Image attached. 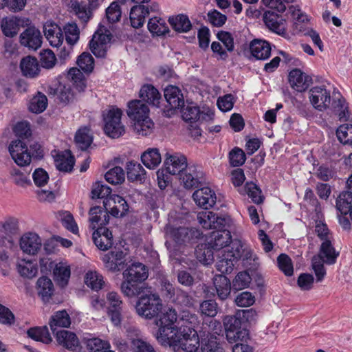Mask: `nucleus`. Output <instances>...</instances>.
Instances as JSON below:
<instances>
[{
  "mask_svg": "<svg viewBox=\"0 0 352 352\" xmlns=\"http://www.w3.org/2000/svg\"><path fill=\"white\" fill-rule=\"evenodd\" d=\"M149 109L141 100H135L128 103L127 115L133 120V130L138 135H150L154 123L148 116Z\"/></svg>",
  "mask_w": 352,
  "mask_h": 352,
  "instance_id": "obj_1",
  "label": "nucleus"
},
{
  "mask_svg": "<svg viewBox=\"0 0 352 352\" xmlns=\"http://www.w3.org/2000/svg\"><path fill=\"white\" fill-rule=\"evenodd\" d=\"M177 318L176 310L168 307L165 309L159 318L156 320L155 324L159 327V329L155 337L162 344L166 345V343H168V340L173 339V336L179 331L175 326Z\"/></svg>",
  "mask_w": 352,
  "mask_h": 352,
  "instance_id": "obj_2",
  "label": "nucleus"
},
{
  "mask_svg": "<svg viewBox=\"0 0 352 352\" xmlns=\"http://www.w3.org/2000/svg\"><path fill=\"white\" fill-rule=\"evenodd\" d=\"M122 116V110L114 106L103 111L104 131L107 135L118 138L125 133V127L121 122Z\"/></svg>",
  "mask_w": 352,
  "mask_h": 352,
  "instance_id": "obj_3",
  "label": "nucleus"
},
{
  "mask_svg": "<svg viewBox=\"0 0 352 352\" xmlns=\"http://www.w3.org/2000/svg\"><path fill=\"white\" fill-rule=\"evenodd\" d=\"M162 309V303L159 295L152 293L142 295L139 298L135 305L137 314L148 320L158 316Z\"/></svg>",
  "mask_w": 352,
  "mask_h": 352,
  "instance_id": "obj_4",
  "label": "nucleus"
},
{
  "mask_svg": "<svg viewBox=\"0 0 352 352\" xmlns=\"http://www.w3.org/2000/svg\"><path fill=\"white\" fill-rule=\"evenodd\" d=\"M242 243L240 241H234L232 244L231 250H223L218 253V261L216 264L217 270L223 274L231 273L238 259L241 258Z\"/></svg>",
  "mask_w": 352,
  "mask_h": 352,
  "instance_id": "obj_5",
  "label": "nucleus"
},
{
  "mask_svg": "<svg viewBox=\"0 0 352 352\" xmlns=\"http://www.w3.org/2000/svg\"><path fill=\"white\" fill-rule=\"evenodd\" d=\"M168 345L179 346L182 350L186 352H195L199 346V339L197 331L192 327H188L179 331L169 339Z\"/></svg>",
  "mask_w": 352,
  "mask_h": 352,
  "instance_id": "obj_6",
  "label": "nucleus"
},
{
  "mask_svg": "<svg viewBox=\"0 0 352 352\" xmlns=\"http://www.w3.org/2000/svg\"><path fill=\"white\" fill-rule=\"evenodd\" d=\"M165 230L166 236L179 245H186L201 236L200 231L194 228L167 226Z\"/></svg>",
  "mask_w": 352,
  "mask_h": 352,
  "instance_id": "obj_7",
  "label": "nucleus"
},
{
  "mask_svg": "<svg viewBox=\"0 0 352 352\" xmlns=\"http://www.w3.org/2000/svg\"><path fill=\"white\" fill-rule=\"evenodd\" d=\"M309 98L312 106L320 111L329 108L331 103L330 91L324 86H316L309 91Z\"/></svg>",
  "mask_w": 352,
  "mask_h": 352,
  "instance_id": "obj_8",
  "label": "nucleus"
},
{
  "mask_svg": "<svg viewBox=\"0 0 352 352\" xmlns=\"http://www.w3.org/2000/svg\"><path fill=\"white\" fill-rule=\"evenodd\" d=\"M8 150L14 162L19 166H25L30 164L32 156L25 143L20 140L12 141Z\"/></svg>",
  "mask_w": 352,
  "mask_h": 352,
  "instance_id": "obj_9",
  "label": "nucleus"
},
{
  "mask_svg": "<svg viewBox=\"0 0 352 352\" xmlns=\"http://www.w3.org/2000/svg\"><path fill=\"white\" fill-rule=\"evenodd\" d=\"M110 41L111 34L108 31L103 32L100 29L94 33L89 42L90 50L96 56L103 58L107 54Z\"/></svg>",
  "mask_w": 352,
  "mask_h": 352,
  "instance_id": "obj_10",
  "label": "nucleus"
},
{
  "mask_svg": "<svg viewBox=\"0 0 352 352\" xmlns=\"http://www.w3.org/2000/svg\"><path fill=\"white\" fill-rule=\"evenodd\" d=\"M104 206L107 212L115 217H121L129 210L126 201L118 195H110L104 201Z\"/></svg>",
  "mask_w": 352,
  "mask_h": 352,
  "instance_id": "obj_11",
  "label": "nucleus"
},
{
  "mask_svg": "<svg viewBox=\"0 0 352 352\" xmlns=\"http://www.w3.org/2000/svg\"><path fill=\"white\" fill-rule=\"evenodd\" d=\"M158 10L159 6L156 3H152L150 8L144 5H136L133 6L130 12L131 25L134 28L142 27L144 23L145 17L149 14L150 11L155 12Z\"/></svg>",
  "mask_w": 352,
  "mask_h": 352,
  "instance_id": "obj_12",
  "label": "nucleus"
},
{
  "mask_svg": "<svg viewBox=\"0 0 352 352\" xmlns=\"http://www.w3.org/2000/svg\"><path fill=\"white\" fill-rule=\"evenodd\" d=\"M202 179L203 172L195 166H187L179 174V179L186 189L197 187Z\"/></svg>",
  "mask_w": 352,
  "mask_h": 352,
  "instance_id": "obj_13",
  "label": "nucleus"
},
{
  "mask_svg": "<svg viewBox=\"0 0 352 352\" xmlns=\"http://www.w3.org/2000/svg\"><path fill=\"white\" fill-rule=\"evenodd\" d=\"M55 334L59 345L74 352H81L82 350V346H80V342L74 332L60 330L57 331Z\"/></svg>",
  "mask_w": 352,
  "mask_h": 352,
  "instance_id": "obj_14",
  "label": "nucleus"
},
{
  "mask_svg": "<svg viewBox=\"0 0 352 352\" xmlns=\"http://www.w3.org/2000/svg\"><path fill=\"white\" fill-rule=\"evenodd\" d=\"M232 236L229 230H221L213 232L208 245L217 252L219 253L223 250H231Z\"/></svg>",
  "mask_w": 352,
  "mask_h": 352,
  "instance_id": "obj_15",
  "label": "nucleus"
},
{
  "mask_svg": "<svg viewBox=\"0 0 352 352\" xmlns=\"http://www.w3.org/2000/svg\"><path fill=\"white\" fill-rule=\"evenodd\" d=\"M53 269V278L56 284L64 287L67 285L71 276V267L66 261H61L58 263H50Z\"/></svg>",
  "mask_w": 352,
  "mask_h": 352,
  "instance_id": "obj_16",
  "label": "nucleus"
},
{
  "mask_svg": "<svg viewBox=\"0 0 352 352\" xmlns=\"http://www.w3.org/2000/svg\"><path fill=\"white\" fill-rule=\"evenodd\" d=\"M289 83L292 89L302 92L308 89L311 83V78L299 69H294L288 76Z\"/></svg>",
  "mask_w": 352,
  "mask_h": 352,
  "instance_id": "obj_17",
  "label": "nucleus"
},
{
  "mask_svg": "<svg viewBox=\"0 0 352 352\" xmlns=\"http://www.w3.org/2000/svg\"><path fill=\"white\" fill-rule=\"evenodd\" d=\"M41 239L36 233L28 232L21 237L20 247L26 254L34 255L41 250Z\"/></svg>",
  "mask_w": 352,
  "mask_h": 352,
  "instance_id": "obj_18",
  "label": "nucleus"
},
{
  "mask_svg": "<svg viewBox=\"0 0 352 352\" xmlns=\"http://www.w3.org/2000/svg\"><path fill=\"white\" fill-rule=\"evenodd\" d=\"M164 165L171 175L180 174L188 166L186 157L181 153H167Z\"/></svg>",
  "mask_w": 352,
  "mask_h": 352,
  "instance_id": "obj_19",
  "label": "nucleus"
},
{
  "mask_svg": "<svg viewBox=\"0 0 352 352\" xmlns=\"http://www.w3.org/2000/svg\"><path fill=\"white\" fill-rule=\"evenodd\" d=\"M22 45L36 50L42 44V36L40 31L34 27H29L20 35Z\"/></svg>",
  "mask_w": 352,
  "mask_h": 352,
  "instance_id": "obj_20",
  "label": "nucleus"
},
{
  "mask_svg": "<svg viewBox=\"0 0 352 352\" xmlns=\"http://www.w3.org/2000/svg\"><path fill=\"white\" fill-rule=\"evenodd\" d=\"M192 198L199 206L206 210L212 208L217 200L215 192L208 187H204L195 190Z\"/></svg>",
  "mask_w": 352,
  "mask_h": 352,
  "instance_id": "obj_21",
  "label": "nucleus"
},
{
  "mask_svg": "<svg viewBox=\"0 0 352 352\" xmlns=\"http://www.w3.org/2000/svg\"><path fill=\"white\" fill-rule=\"evenodd\" d=\"M126 254L122 251H111L102 257L105 267L111 272H118L126 265Z\"/></svg>",
  "mask_w": 352,
  "mask_h": 352,
  "instance_id": "obj_22",
  "label": "nucleus"
},
{
  "mask_svg": "<svg viewBox=\"0 0 352 352\" xmlns=\"http://www.w3.org/2000/svg\"><path fill=\"white\" fill-rule=\"evenodd\" d=\"M263 21L266 26L275 33L279 35L286 33V21L278 14L267 11L263 15Z\"/></svg>",
  "mask_w": 352,
  "mask_h": 352,
  "instance_id": "obj_23",
  "label": "nucleus"
},
{
  "mask_svg": "<svg viewBox=\"0 0 352 352\" xmlns=\"http://www.w3.org/2000/svg\"><path fill=\"white\" fill-rule=\"evenodd\" d=\"M80 346H82L81 352H101L111 348L109 342L91 335L85 336L82 338Z\"/></svg>",
  "mask_w": 352,
  "mask_h": 352,
  "instance_id": "obj_24",
  "label": "nucleus"
},
{
  "mask_svg": "<svg viewBox=\"0 0 352 352\" xmlns=\"http://www.w3.org/2000/svg\"><path fill=\"white\" fill-rule=\"evenodd\" d=\"M43 32L52 47H58L62 45L64 39L63 32L57 24L47 21L43 26Z\"/></svg>",
  "mask_w": 352,
  "mask_h": 352,
  "instance_id": "obj_25",
  "label": "nucleus"
},
{
  "mask_svg": "<svg viewBox=\"0 0 352 352\" xmlns=\"http://www.w3.org/2000/svg\"><path fill=\"white\" fill-rule=\"evenodd\" d=\"M250 51L257 60H267L271 54L270 43L265 40L254 39L250 44Z\"/></svg>",
  "mask_w": 352,
  "mask_h": 352,
  "instance_id": "obj_26",
  "label": "nucleus"
},
{
  "mask_svg": "<svg viewBox=\"0 0 352 352\" xmlns=\"http://www.w3.org/2000/svg\"><path fill=\"white\" fill-rule=\"evenodd\" d=\"M93 240L98 249L105 251L113 245L111 232L105 227H98L93 232Z\"/></svg>",
  "mask_w": 352,
  "mask_h": 352,
  "instance_id": "obj_27",
  "label": "nucleus"
},
{
  "mask_svg": "<svg viewBox=\"0 0 352 352\" xmlns=\"http://www.w3.org/2000/svg\"><path fill=\"white\" fill-rule=\"evenodd\" d=\"M24 22V19L16 16L5 17L1 21V29L6 36L12 38L18 34Z\"/></svg>",
  "mask_w": 352,
  "mask_h": 352,
  "instance_id": "obj_28",
  "label": "nucleus"
},
{
  "mask_svg": "<svg viewBox=\"0 0 352 352\" xmlns=\"http://www.w3.org/2000/svg\"><path fill=\"white\" fill-rule=\"evenodd\" d=\"M54 163L56 168L61 172L70 173L72 171L75 160L70 151L58 152L54 156Z\"/></svg>",
  "mask_w": 352,
  "mask_h": 352,
  "instance_id": "obj_29",
  "label": "nucleus"
},
{
  "mask_svg": "<svg viewBox=\"0 0 352 352\" xmlns=\"http://www.w3.org/2000/svg\"><path fill=\"white\" fill-rule=\"evenodd\" d=\"M123 276L124 278L142 283L148 278V270L142 263H134L123 272Z\"/></svg>",
  "mask_w": 352,
  "mask_h": 352,
  "instance_id": "obj_30",
  "label": "nucleus"
},
{
  "mask_svg": "<svg viewBox=\"0 0 352 352\" xmlns=\"http://www.w3.org/2000/svg\"><path fill=\"white\" fill-rule=\"evenodd\" d=\"M164 98L173 109H179L184 106V100L180 89L173 85H168L164 89Z\"/></svg>",
  "mask_w": 352,
  "mask_h": 352,
  "instance_id": "obj_31",
  "label": "nucleus"
},
{
  "mask_svg": "<svg viewBox=\"0 0 352 352\" xmlns=\"http://www.w3.org/2000/svg\"><path fill=\"white\" fill-rule=\"evenodd\" d=\"M332 239L326 240L322 242L319 254L317 256L325 263L329 265L334 264L339 255L332 245Z\"/></svg>",
  "mask_w": 352,
  "mask_h": 352,
  "instance_id": "obj_32",
  "label": "nucleus"
},
{
  "mask_svg": "<svg viewBox=\"0 0 352 352\" xmlns=\"http://www.w3.org/2000/svg\"><path fill=\"white\" fill-rule=\"evenodd\" d=\"M20 68L23 75L29 78L37 76L40 72V67L37 59L30 56L21 59Z\"/></svg>",
  "mask_w": 352,
  "mask_h": 352,
  "instance_id": "obj_33",
  "label": "nucleus"
},
{
  "mask_svg": "<svg viewBox=\"0 0 352 352\" xmlns=\"http://www.w3.org/2000/svg\"><path fill=\"white\" fill-rule=\"evenodd\" d=\"M140 97L147 103L159 107L161 95L158 90L151 85H144L140 90Z\"/></svg>",
  "mask_w": 352,
  "mask_h": 352,
  "instance_id": "obj_34",
  "label": "nucleus"
},
{
  "mask_svg": "<svg viewBox=\"0 0 352 352\" xmlns=\"http://www.w3.org/2000/svg\"><path fill=\"white\" fill-rule=\"evenodd\" d=\"M36 289L42 300L46 302L50 300L54 294V284L50 278L42 276L36 282Z\"/></svg>",
  "mask_w": 352,
  "mask_h": 352,
  "instance_id": "obj_35",
  "label": "nucleus"
},
{
  "mask_svg": "<svg viewBox=\"0 0 352 352\" xmlns=\"http://www.w3.org/2000/svg\"><path fill=\"white\" fill-rule=\"evenodd\" d=\"M213 283L219 298L221 300L226 299L231 291L230 280L224 275H216L213 278Z\"/></svg>",
  "mask_w": 352,
  "mask_h": 352,
  "instance_id": "obj_36",
  "label": "nucleus"
},
{
  "mask_svg": "<svg viewBox=\"0 0 352 352\" xmlns=\"http://www.w3.org/2000/svg\"><path fill=\"white\" fill-rule=\"evenodd\" d=\"M336 208L342 214H349L352 220V192H341L336 199Z\"/></svg>",
  "mask_w": 352,
  "mask_h": 352,
  "instance_id": "obj_37",
  "label": "nucleus"
},
{
  "mask_svg": "<svg viewBox=\"0 0 352 352\" xmlns=\"http://www.w3.org/2000/svg\"><path fill=\"white\" fill-rule=\"evenodd\" d=\"M71 324L69 315L65 310L58 311L52 316L50 326L54 333L58 327H69Z\"/></svg>",
  "mask_w": 352,
  "mask_h": 352,
  "instance_id": "obj_38",
  "label": "nucleus"
},
{
  "mask_svg": "<svg viewBox=\"0 0 352 352\" xmlns=\"http://www.w3.org/2000/svg\"><path fill=\"white\" fill-rule=\"evenodd\" d=\"M144 165L149 168L154 169L162 162L161 155L157 148H148L141 156Z\"/></svg>",
  "mask_w": 352,
  "mask_h": 352,
  "instance_id": "obj_39",
  "label": "nucleus"
},
{
  "mask_svg": "<svg viewBox=\"0 0 352 352\" xmlns=\"http://www.w3.org/2000/svg\"><path fill=\"white\" fill-rule=\"evenodd\" d=\"M168 22L172 28L179 32H188L192 28V24L188 16L183 14L169 17Z\"/></svg>",
  "mask_w": 352,
  "mask_h": 352,
  "instance_id": "obj_40",
  "label": "nucleus"
},
{
  "mask_svg": "<svg viewBox=\"0 0 352 352\" xmlns=\"http://www.w3.org/2000/svg\"><path fill=\"white\" fill-rule=\"evenodd\" d=\"M132 330L137 338L130 339L131 352H155L153 346L149 342L140 338V330L137 329H133Z\"/></svg>",
  "mask_w": 352,
  "mask_h": 352,
  "instance_id": "obj_41",
  "label": "nucleus"
},
{
  "mask_svg": "<svg viewBox=\"0 0 352 352\" xmlns=\"http://www.w3.org/2000/svg\"><path fill=\"white\" fill-rule=\"evenodd\" d=\"M127 178L131 182H142L144 179L146 171L140 164L129 162L126 165Z\"/></svg>",
  "mask_w": 352,
  "mask_h": 352,
  "instance_id": "obj_42",
  "label": "nucleus"
},
{
  "mask_svg": "<svg viewBox=\"0 0 352 352\" xmlns=\"http://www.w3.org/2000/svg\"><path fill=\"white\" fill-rule=\"evenodd\" d=\"M47 107V98L46 96L38 91L30 100L29 103V110L34 113H41L44 111Z\"/></svg>",
  "mask_w": 352,
  "mask_h": 352,
  "instance_id": "obj_43",
  "label": "nucleus"
},
{
  "mask_svg": "<svg viewBox=\"0 0 352 352\" xmlns=\"http://www.w3.org/2000/svg\"><path fill=\"white\" fill-rule=\"evenodd\" d=\"M81 71V69L76 67H72L68 71L67 74V78L71 80L78 91H83L86 87L85 78Z\"/></svg>",
  "mask_w": 352,
  "mask_h": 352,
  "instance_id": "obj_44",
  "label": "nucleus"
},
{
  "mask_svg": "<svg viewBox=\"0 0 352 352\" xmlns=\"http://www.w3.org/2000/svg\"><path fill=\"white\" fill-rule=\"evenodd\" d=\"M28 336L36 341L48 344L52 342V339L47 327H34L28 330Z\"/></svg>",
  "mask_w": 352,
  "mask_h": 352,
  "instance_id": "obj_45",
  "label": "nucleus"
},
{
  "mask_svg": "<svg viewBox=\"0 0 352 352\" xmlns=\"http://www.w3.org/2000/svg\"><path fill=\"white\" fill-rule=\"evenodd\" d=\"M148 29L152 34L157 36L164 35L169 32L165 20L158 17L152 18L148 21Z\"/></svg>",
  "mask_w": 352,
  "mask_h": 352,
  "instance_id": "obj_46",
  "label": "nucleus"
},
{
  "mask_svg": "<svg viewBox=\"0 0 352 352\" xmlns=\"http://www.w3.org/2000/svg\"><path fill=\"white\" fill-rule=\"evenodd\" d=\"M70 8L82 22H87L91 17V12L85 3L71 1Z\"/></svg>",
  "mask_w": 352,
  "mask_h": 352,
  "instance_id": "obj_47",
  "label": "nucleus"
},
{
  "mask_svg": "<svg viewBox=\"0 0 352 352\" xmlns=\"http://www.w3.org/2000/svg\"><path fill=\"white\" fill-rule=\"evenodd\" d=\"M226 336L230 339L234 338L233 332L241 328V320L235 316H226L223 319Z\"/></svg>",
  "mask_w": 352,
  "mask_h": 352,
  "instance_id": "obj_48",
  "label": "nucleus"
},
{
  "mask_svg": "<svg viewBox=\"0 0 352 352\" xmlns=\"http://www.w3.org/2000/svg\"><path fill=\"white\" fill-rule=\"evenodd\" d=\"M93 141L92 136L90 134L89 129L87 128H82L79 129L75 136V142L77 146L81 150H86L91 144Z\"/></svg>",
  "mask_w": 352,
  "mask_h": 352,
  "instance_id": "obj_49",
  "label": "nucleus"
},
{
  "mask_svg": "<svg viewBox=\"0 0 352 352\" xmlns=\"http://www.w3.org/2000/svg\"><path fill=\"white\" fill-rule=\"evenodd\" d=\"M333 109L340 121L348 120L349 118L348 104L343 97H340L333 102Z\"/></svg>",
  "mask_w": 352,
  "mask_h": 352,
  "instance_id": "obj_50",
  "label": "nucleus"
},
{
  "mask_svg": "<svg viewBox=\"0 0 352 352\" xmlns=\"http://www.w3.org/2000/svg\"><path fill=\"white\" fill-rule=\"evenodd\" d=\"M85 284L94 290L100 289L104 284L102 276L95 271H89L86 274Z\"/></svg>",
  "mask_w": 352,
  "mask_h": 352,
  "instance_id": "obj_51",
  "label": "nucleus"
},
{
  "mask_svg": "<svg viewBox=\"0 0 352 352\" xmlns=\"http://www.w3.org/2000/svg\"><path fill=\"white\" fill-rule=\"evenodd\" d=\"M138 282L125 278L121 285L122 292L128 297H133L140 294L141 288Z\"/></svg>",
  "mask_w": 352,
  "mask_h": 352,
  "instance_id": "obj_52",
  "label": "nucleus"
},
{
  "mask_svg": "<svg viewBox=\"0 0 352 352\" xmlns=\"http://www.w3.org/2000/svg\"><path fill=\"white\" fill-rule=\"evenodd\" d=\"M77 65L82 72L90 74L94 67V59L89 53L83 52L78 56Z\"/></svg>",
  "mask_w": 352,
  "mask_h": 352,
  "instance_id": "obj_53",
  "label": "nucleus"
},
{
  "mask_svg": "<svg viewBox=\"0 0 352 352\" xmlns=\"http://www.w3.org/2000/svg\"><path fill=\"white\" fill-rule=\"evenodd\" d=\"M173 301L177 305L187 307H193L195 302V300L191 295L181 289H177V292Z\"/></svg>",
  "mask_w": 352,
  "mask_h": 352,
  "instance_id": "obj_54",
  "label": "nucleus"
},
{
  "mask_svg": "<svg viewBox=\"0 0 352 352\" xmlns=\"http://www.w3.org/2000/svg\"><path fill=\"white\" fill-rule=\"evenodd\" d=\"M65 39L67 43L74 45L79 39L80 31L76 23H67L64 27Z\"/></svg>",
  "mask_w": 352,
  "mask_h": 352,
  "instance_id": "obj_55",
  "label": "nucleus"
},
{
  "mask_svg": "<svg viewBox=\"0 0 352 352\" xmlns=\"http://www.w3.org/2000/svg\"><path fill=\"white\" fill-rule=\"evenodd\" d=\"M212 250L210 246L201 245V247H199L195 251L197 259L204 265H209L214 260V253Z\"/></svg>",
  "mask_w": 352,
  "mask_h": 352,
  "instance_id": "obj_56",
  "label": "nucleus"
},
{
  "mask_svg": "<svg viewBox=\"0 0 352 352\" xmlns=\"http://www.w3.org/2000/svg\"><path fill=\"white\" fill-rule=\"evenodd\" d=\"M339 141L343 144L352 145V124L340 125L336 131Z\"/></svg>",
  "mask_w": 352,
  "mask_h": 352,
  "instance_id": "obj_57",
  "label": "nucleus"
},
{
  "mask_svg": "<svg viewBox=\"0 0 352 352\" xmlns=\"http://www.w3.org/2000/svg\"><path fill=\"white\" fill-rule=\"evenodd\" d=\"M104 177L105 179L111 184H119L124 181V173L120 166H116L108 170Z\"/></svg>",
  "mask_w": 352,
  "mask_h": 352,
  "instance_id": "obj_58",
  "label": "nucleus"
},
{
  "mask_svg": "<svg viewBox=\"0 0 352 352\" xmlns=\"http://www.w3.org/2000/svg\"><path fill=\"white\" fill-rule=\"evenodd\" d=\"M229 162L232 167H239L242 166L246 160L245 153L239 148L234 147L229 153Z\"/></svg>",
  "mask_w": 352,
  "mask_h": 352,
  "instance_id": "obj_59",
  "label": "nucleus"
},
{
  "mask_svg": "<svg viewBox=\"0 0 352 352\" xmlns=\"http://www.w3.org/2000/svg\"><path fill=\"white\" fill-rule=\"evenodd\" d=\"M60 220L63 226L68 230L74 234L78 232V227L74 219L72 214L67 212L64 211L59 214Z\"/></svg>",
  "mask_w": 352,
  "mask_h": 352,
  "instance_id": "obj_60",
  "label": "nucleus"
},
{
  "mask_svg": "<svg viewBox=\"0 0 352 352\" xmlns=\"http://www.w3.org/2000/svg\"><path fill=\"white\" fill-rule=\"evenodd\" d=\"M111 192V189L108 186L102 182H96L92 187L91 197L92 199H104L109 197Z\"/></svg>",
  "mask_w": 352,
  "mask_h": 352,
  "instance_id": "obj_61",
  "label": "nucleus"
},
{
  "mask_svg": "<svg viewBox=\"0 0 352 352\" xmlns=\"http://www.w3.org/2000/svg\"><path fill=\"white\" fill-rule=\"evenodd\" d=\"M278 266L286 276H290L293 275L294 267L292 259L285 254H281L277 258Z\"/></svg>",
  "mask_w": 352,
  "mask_h": 352,
  "instance_id": "obj_62",
  "label": "nucleus"
},
{
  "mask_svg": "<svg viewBox=\"0 0 352 352\" xmlns=\"http://www.w3.org/2000/svg\"><path fill=\"white\" fill-rule=\"evenodd\" d=\"M202 315L208 317H214L218 313V305L213 300L203 301L199 306Z\"/></svg>",
  "mask_w": 352,
  "mask_h": 352,
  "instance_id": "obj_63",
  "label": "nucleus"
},
{
  "mask_svg": "<svg viewBox=\"0 0 352 352\" xmlns=\"http://www.w3.org/2000/svg\"><path fill=\"white\" fill-rule=\"evenodd\" d=\"M245 190L248 197H250L253 202L259 204L263 202V198L261 195V190L254 183H247L245 186Z\"/></svg>",
  "mask_w": 352,
  "mask_h": 352,
  "instance_id": "obj_64",
  "label": "nucleus"
}]
</instances>
